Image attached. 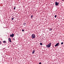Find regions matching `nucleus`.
Returning a JSON list of instances; mask_svg holds the SVG:
<instances>
[{
    "label": "nucleus",
    "instance_id": "nucleus-13",
    "mask_svg": "<svg viewBox=\"0 0 64 64\" xmlns=\"http://www.w3.org/2000/svg\"><path fill=\"white\" fill-rule=\"evenodd\" d=\"M54 17H55V18H56V17H57V16L56 15L54 16Z\"/></svg>",
    "mask_w": 64,
    "mask_h": 64
},
{
    "label": "nucleus",
    "instance_id": "nucleus-17",
    "mask_svg": "<svg viewBox=\"0 0 64 64\" xmlns=\"http://www.w3.org/2000/svg\"><path fill=\"white\" fill-rule=\"evenodd\" d=\"M13 39L14 40V41H15V38H13Z\"/></svg>",
    "mask_w": 64,
    "mask_h": 64
},
{
    "label": "nucleus",
    "instance_id": "nucleus-7",
    "mask_svg": "<svg viewBox=\"0 0 64 64\" xmlns=\"http://www.w3.org/2000/svg\"><path fill=\"white\" fill-rule=\"evenodd\" d=\"M34 52H35V50H34L32 51V54H34Z\"/></svg>",
    "mask_w": 64,
    "mask_h": 64
},
{
    "label": "nucleus",
    "instance_id": "nucleus-1",
    "mask_svg": "<svg viewBox=\"0 0 64 64\" xmlns=\"http://www.w3.org/2000/svg\"><path fill=\"white\" fill-rule=\"evenodd\" d=\"M36 38V36L35 34H32L31 36V38L32 39H35Z\"/></svg>",
    "mask_w": 64,
    "mask_h": 64
},
{
    "label": "nucleus",
    "instance_id": "nucleus-11",
    "mask_svg": "<svg viewBox=\"0 0 64 64\" xmlns=\"http://www.w3.org/2000/svg\"><path fill=\"white\" fill-rule=\"evenodd\" d=\"M22 32H24V30L23 29L22 30Z\"/></svg>",
    "mask_w": 64,
    "mask_h": 64
},
{
    "label": "nucleus",
    "instance_id": "nucleus-22",
    "mask_svg": "<svg viewBox=\"0 0 64 64\" xmlns=\"http://www.w3.org/2000/svg\"><path fill=\"white\" fill-rule=\"evenodd\" d=\"M3 28H4V27H3Z\"/></svg>",
    "mask_w": 64,
    "mask_h": 64
},
{
    "label": "nucleus",
    "instance_id": "nucleus-9",
    "mask_svg": "<svg viewBox=\"0 0 64 64\" xmlns=\"http://www.w3.org/2000/svg\"><path fill=\"white\" fill-rule=\"evenodd\" d=\"M13 19H14V18H13V17H12V20H13Z\"/></svg>",
    "mask_w": 64,
    "mask_h": 64
},
{
    "label": "nucleus",
    "instance_id": "nucleus-15",
    "mask_svg": "<svg viewBox=\"0 0 64 64\" xmlns=\"http://www.w3.org/2000/svg\"><path fill=\"white\" fill-rule=\"evenodd\" d=\"M31 18H32V17H33V15L31 16Z\"/></svg>",
    "mask_w": 64,
    "mask_h": 64
},
{
    "label": "nucleus",
    "instance_id": "nucleus-4",
    "mask_svg": "<svg viewBox=\"0 0 64 64\" xmlns=\"http://www.w3.org/2000/svg\"><path fill=\"white\" fill-rule=\"evenodd\" d=\"M56 6H58L59 4V2L57 3V2H55Z\"/></svg>",
    "mask_w": 64,
    "mask_h": 64
},
{
    "label": "nucleus",
    "instance_id": "nucleus-3",
    "mask_svg": "<svg viewBox=\"0 0 64 64\" xmlns=\"http://www.w3.org/2000/svg\"><path fill=\"white\" fill-rule=\"evenodd\" d=\"M10 37H13L14 36V34L13 33L12 34H10Z\"/></svg>",
    "mask_w": 64,
    "mask_h": 64
},
{
    "label": "nucleus",
    "instance_id": "nucleus-12",
    "mask_svg": "<svg viewBox=\"0 0 64 64\" xmlns=\"http://www.w3.org/2000/svg\"><path fill=\"white\" fill-rule=\"evenodd\" d=\"M40 45H42V43H40Z\"/></svg>",
    "mask_w": 64,
    "mask_h": 64
},
{
    "label": "nucleus",
    "instance_id": "nucleus-16",
    "mask_svg": "<svg viewBox=\"0 0 64 64\" xmlns=\"http://www.w3.org/2000/svg\"><path fill=\"white\" fill-rule=\"evenodd\" d=\"M52 28H50V31H51V30H52Z\"/></svg>",
    "mask_w": 64,
    "mask_h": 64
},
{
    "label": "nucleus",
    "instance_id": "nucleus-20",
    "mask_svg": "<svg viewBox=\"0 0 64 64\" xmlns=\"http://www.w3.org/2000/svg\"><path fill=\"white\" fill-rule=\"evenodd\" d=\"M15 7L14 8V10H15Z\"/></svg>",
    "mask_w": 64,
    "mask_h": 64
},
{
    "label": "nucleus",
    "instance_id": "nucleus-18",
    "mask_svg": "<svg viewBox=\"0 0 64 64\" xmlns=\"http://www.w3.org/2000/svg\"><path fill=\"white\" fill-rule=\"evenodd\" d=\"M1 41H0V45H1Z\"/></svg>",
    "mask_w": 64,
    "mask_h": 64
},
{
    "label": "nucleus",
    "instance_id": "nucleus-2",
    "mask_svg": "<svg viewBox=\"0 0 64 64\" xmlns=\"http://www.w3.org/2000/svg\"><path fill=\"white\" fill-rule=\"evenodd\" d=\"M51 43H49V44H48V45L46 46V47H48V48H50L51 46Z\"/></svg>",
    "mask_w": 64,
    "mask_h": 64
},
{
    "label": "nucleus",
    "instance_id": "nucleus-14",
    "mask_svg": "<svg viewBox=\"0 0 64 64\" xmlns=\"http://www.w3.org/2000/svg\"><path fill=\"white\" fill-rule=\"evenodd\" d=\"M61 44L62 45V44H63V42H62L61 43Z\"/></svg>",
    "mask_w": 64,
    "mask_h": 64
},
{
    "label": "nucleus",
    "instance_id": "nucleus-19",
    "mask_svg": "<svg viewBox=\"0 0 64 64\" xmlns=\"http://www.w3.org/2000/svg\"><path fill=\"white\" fill-rule=\"evenodd\" d=\"M39 64H41V62H40Z\"/></svg>",
    "mask_w": 64,
    "mask_h": 64
},
{
    "label": "nucleus",
    "instance_id": "nucleus-6",
    "mask_svg": "<svg viewBox=\"0 0 64 64\" xmlns=\"http://www.w3.org/2000/svg\"><path fill=\"white\" fill-rule=\"evenodd\" d=\"M59 43H57L55 45V47H56V46H58V45H59Z\"/></svg>",
    "mask_w": 64,
    "mask_h": 64
},
{
    "label": "nucleus",
    "instance_id": "nucleus-8",
    "mask_svg": "<svg viewBox=\"0 0 64 64\" xmlns=\"http://www.w3.org/2000/svg\"><path fill=\"white\" fill-rule=\"evenodd\" d=\"M3 42L4 43H6V42L5 41H4Z\"/></svg>",
    "mask_w": 64,
    "mask_h": 64
},
{
    "label": "nucleus",
    "instance_id": "nucleus-5",
    "mask_svg": "<svg viewBox=\"0 0 64 64\" xmlns=\"http://www.w3.org/2000/svg\"><path fill=\"white\" fill-rule=\"evenodd\" d=\"M8 40L9 42H11V38H9L8 39Z\"/></svg>",
    "mask_w": 64,
    "mask_h": 64
},
{
    "label": "nucleus",
    "instance_id": "nucleus-10",
    "mask_svg": "<svg viewBox=\"0 0 64 64\" xmlns=\"http://www.w3.org/2000/svg\"><path fill=\"white\" fill-rule=\"evenodd\" d=\"M24 26H25L26 25V23H24Z\"/></svg>",
    "mask_w": 64,
    "mask_h": 64
},
{
    "label": "nucleus",
    "instance_id": "nucleus-21",
    "mask_svg": "<svg viewBox=\"0 0 64 64\" xmlns=\"http://www.w3.org/2000/svg\"><path fill=\"white\" fill-rule=\"evenodd\" d=\"M64 1V0H62V1Z\"/></svg>",
    "mask_w": 64,
    "mask_h": 64
}]
</instances>
